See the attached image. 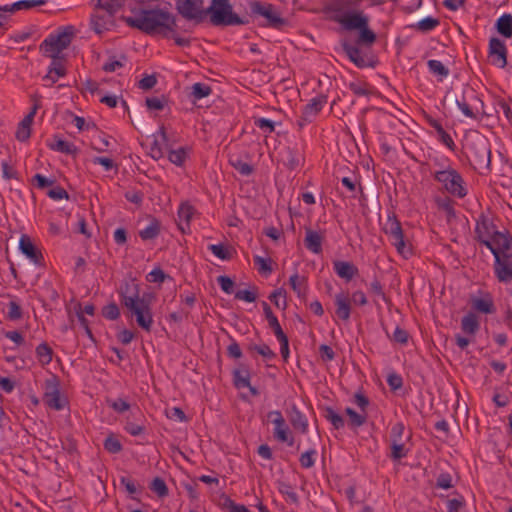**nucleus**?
Masks as SVG:
<instances>
[{"label":"nucleus","mask_w":512,"mask_h":512,"mask_svg":"<svg viewBox=\"0 0 512 512\" xmlns=\"http://www.w3.org/2000/svg\"><path fill=\"white\" fill-rule=\"evenodd\" d=\"M349 0H336L328 10L337 14L332 18L346 31H358L354 44L347 40L341 41V47L349 60L358 68H375L378 64L376 56L366 49L371 48L377 40L376 33L369 27V17L362 10H345Z\"/></svg>","instance_id":"nucleus-1"},{"label":"nucleus","mask_w":512,"mask_h":512,"mask_svg":"<svg viewBox=\"0 0 512 512\" xmlns=\"http://www.w3.org/2000/svg\"><path fill=\"white\" fill-rule=\"evenodd\" d=\"M134 17L122 16L121 19L131 28L138 29L151 36L160 35L169 38V34L177 28L176 18L168 10L155 8H133Z\"/></svg>","instance_id":"nucleus-2"},{"label":"nucleus","mask_w":512,"mask_h":512,"mask_svg":"<svg viewBox=\"0 0 512 512\" xmlns=\"http://www.w3.org/2000/svg\"><path fill=\"white\" fill-rule=\"evenodd\" d=\"M121 304L128 309L132 317H135L137 325L150 332L153 325V315L149 298L151 295H139L138 284L126 283L120 290Z\"/></svg>","instance_id":"nucleus-3"},{"label":"nucleus","mask_w":512,"mask_h":512,"mask_svg":"<svg viewBox=\"0 0 512 512\" xmlns=\"http://www.w3.org/2000/svg\"><path fill=\"white\" fill-rule=\"evenodd\" d=\"M465 154L479 174L485 175L491 171V146L485 137L478 136L469 140L465 145Z\"/></svg>","instance_id":"nucleus-4"},{"label":"nucleus","mask_w":512,"mask_h":512,"mask_svg":"<svg viewBox=\"0 0 512 512\" xmlns=\"http://www.w3.org/2000/svg\"><path fill=\"white\" fill-rule=\"evenodd\" d=\"M206 12L214 26H235L249 23L247 18H242L233 12L229 0H211Z\"/></svg>","instance_id":"nucleus-5"},{"label":"nucleus","mask_w":512,"mask_h":512,"mask_svg":"<svg viewBox=\"0 0 512 512\" xmlns=\"http://www.w3.org/2000/svg\"><path fill=\"white\" fill-rule=\"evenodd\" d=\"M475 233L477 240L486 246V243L495 247H503L504 249L512 247V237L509 233H502L496 229L494 223L484 214H481L477 220Z\"/></svg>","instance_id":"nucleus-6"},{"label":"nucleus","mask_w":512,"mask_h":512,"mask_svg":"<svg viewBox=\"0 0 512 512\" xmlns=\"http://www.w3.org/2000/svg\"><path fill=\"white\" fill-rule=\"evenodd\" d=\"M486 247L493 254L494 273L499 282H510L512 280V251L511 248L495 247L486 243Z\"/></svg>","instance_id":"nucleus-7"},{"label":"nucleus","mask_w":512,"mask_h":512,"mask_svg":"<svg viewBox=\"0 0 512 512\" xmlns=\"http://www.w3.org/2000/svg\"><path fill=\"white\" fill-rule=\"evenodd\" d=\"M249 8L250 16L264 19L262 26L279 30L287 24V20L282 18L275 6L270 3L252 1L249 3Z\"/></svg>","instance_id":"nucleus-8"},{"label":"nucleus","mask_w":512,"mask_h":512,"mask_svg":"<svg viewBox=\"0 0 512 512\" xmlns=\"http://www.w3.org/2000/svg\"><path fill=\"white\" fill-rule=\"evenodd\" d=\"M435 180L443 184L444 189L451 195L464 198L467 190L464 186V180L460 173L453 168L438 171L434 175Z\"/></svg>","instance_id":"nucleus-9"},{"label":"nucleus","mask_w":512,"mask_h":512,"mask_svg":"<svg viewBox=\"0 0 512 512\" xmlns=\"http://www.w3.org/2000/svg\"><path fill=\"white\" fill-rule=\"evenodd\" d=\"M204 3L205 0H176L175 7L184 19L200 24L207 18Z\"/></svg>","instance_id":"nucleus-10"},{"label":"nucleus","mask_w":512,"mask_h":512,"mask_svg":"<svg viewBox=\"0 0 512 512\" xmlns=\"http://www.w3.org/2000/svg\"><path fill=\"white\" fill-rule=\"evenodd\" d=\"M385 232L393 239L392 244L401 255L405 256L407 253H410V248L406 246L404 241L401 223L397 220L395 215L393 217H389L388 227L385 229Z\"/></svg>","instance_id":"nucleus-11"},{"label":"nucleus","mask_w":512,"mask_h":512,"mask_svg":"<svg viewBox=\"0 0 512 512\" xmlns=\"http://www.w3.org/2000/svg\"><path fill=\"white\" fill-rule=\"evenodd\" d=\"M489 57L492 58V64L500 68L507 66V48L505 43L497 37H492L489 41Z\"/></svg>","instance_id":"nucleus-12"},{"label":"nucleus","mask_w":512,"mask_h":512,"mask_svg":"<svg viewBox=\"0 0 512 512\" xmlns=\"http://www.w3.org/2000/svg\"><path fill=\"white\" fill-rule=\"evenodd\" d=\"M114 16L115 14L95 9V13L91 16L92 29L97 34H101L104 31L110 30L115 26Z\"/></svg>","instance_id":"nucleus-13"},{"label":"nucleus","mask_w":512,"mask_h":512,"mask_svg":"<svg viewBox=\"0 0 512 512\" xmlns=\"http://www.w3.org/2000/svg\"><path fill=\"white\" fill-rule=\"evenodd\" d=\"M20 251L36 265H41L43 255L41 251L32 243L27 235H22L19 242Z\"/></svg>","instance_id":"nucleus-14"},{"label":"nucleus","mask_w":512,"mask_h":512,"mask_svg":"<svg viewBox=\"0 0 512 512\" xmlns=\"http://www.w3.org/2000/svg\"><path fill=\"white\" fill-rule=\"evenodd\" d=\"M124 429L132 436H139L145 431L144 416L139 409L131 412L125 422Z\"/></svg>","instance_id":"nucleus-15"},{"label":"nucleus","mask_w":512,"mask_h":512,"mask_svg":"<svg viewBox=\"0 0 512 512\" xmlns=\"http://www.w3.org/2000/svg\"><path fill=\"white\" fill-rule=\"evenodd\" d=\"M43 401L49 408L55 410H62L66 405V400L60 397V392L56 384H47Z\"/></svg>","instance_id":"nucleus-16"},{"label":"nucleus","mask_w":512,"mask_h":512,"mask_svg":"<svg viewBox=\"0 0 512 512\" xmlns=\"http://www.w3.org/2000/svg\"><path fill=\"white\" fill-rule=\"evenodd\" d=\"M327 103V96L320 95L310 100L304 107L302 112V119L311 122L313 118L322 110L323 106Z\"/></svg>","instance_id":"nucleus-17"},{"label":"nucleus","mask_w":512,"mask_h":512,"mask_svg":"<svg viewBox=\"0 0 512 512\" xmlns=\"http://www.w3.org/2000/svg\"><path fill=\"white\" fill-rule=\"evenodd\" d=\"M305 239H304V245L305 247L315 253L319 254L322 252V242L324 240V234L321 232H317L312 230L311 228L306 227L305 228Z\"/></svg>","instance_id":"nucleus-18"},{"label":"nucleus","mask_w":512,"mask_h":512,"mask_svg":"<svg viewBox=\"0 0 512 512\" xmlns=\"http://www.w3.org/2000/svg\"><path fill=\"white\" fill-rule=\"evenodd\" d=\"M333 268L335 273L347 282L352 280L359 273L358 268L353 263L347 261H334Z\"/></svg>","instance_id":"nucleus-19"},{"label":"nucleus","mask_w":512,"mask_h":512,"mask_svg":"<svg viewBox=\"0 0 512 512\" xmlns=\"http://www.w3.org/2000/svg\"><path fill=\"white\" fill-rule=\"evenodd\" d=\"M233 384L237 389L249 386L250 370L246 364L240 363L237 368L232 371Z\"/></svg>","instance_id":"nucleus-20"},{"label":"nucleus","mask_w":512,"mask_h":512,"mask_svg":"<svg viewBox=\"0 0 512 512\" xmlns=\"http://www.w3.org/2000/svg\"><path fill=\"white\" fill-rule=\"evenodd\" d=\"M289 420L295 430L305 434L308 432V421L305 415L296 405H292L289 412Z\"/></svg>","instance_id":"nucleus-21"},{"label":"nucleus","mask_w":512,"mask_h":512,"mask_svg":"<svg viewBox=\"0 0 512 512\" xmlns=\"http://www.w3.org/2000/svg\"><path fill=\"white\" fill-rule=\"evenodd\" d=\"M336 315L344 321L349 320L351 313L350 299L344 294L339 293L335 296Z\"/></svg>","instance_id":"nucleus-22"},{"label":"nucleus","mask_w":512,"mask_h":512,"mask_svg":"<svg viewBox=\"0 0 512 512\" xmlns=\"http://www.w3.org/2000/svg\"><path fill=\"white\" fill-rule=\"evenodd\" d=\"M445 100L448 102L450 106L458 107L465 116L469 118H476V115L472 111L471 107L466 103L464 94L461 99H459L454 93L448 91L445 96Z\"/></svg>","instance_id":"nucleus-23"},{"label":"nucleus","mask_w":512,"mask_h":512,"mask_svg":"<svg viewBox=\"0 0 512 512\" xmlns=\"http://www.w3.org/2000/svg\"><path fill=\"white\" fill-rule=\"evenodd\" d=\"M273 424L275 425L273 435L280 442H286L289 446H292L294 443L293 437L288 438L289 428L286 424L285 419H276L273 420Z\"/></svg>","instance_id":"nucleus-24"},{"label":"nucleus","mask_w":512,"mask_h":512,"mask_svg":"<svg viewBox=\"0 0 512 512\" xmlns=\"http://www.w3.org/2000/svg\"><path fill=\"white\" fill-rule=\"evenodd\" d=\"M461 329L465 334L475 335L480 329V323L475 313H467L461 320Z\"/></svg>","instance_id":"nucleus-25"},{"label":"nucleus","mask_w":512,"mask_h":512,"mask_svg":"<svg viewBox=\"0 0 512 512\" xmlns=\"http://www.w3.org/2000/svg\"><path fill=\"white\" fill-rule=\"evenodd\" d=\"M161 231V223L157 218L152 217L148 226L139 231V236L143 241L153 240L158 237Z\"/></svg>","instance_id":"nucleus-26"},{"label":"nucleus","mask_w":512,"mask_h":512,"mask_svg":"<svg viewBox=\"0 0 512 512\" xmlns=\"http://www.w3.org/2000/svg\"><path fill=\"white\" fill-rule=\"evenodd\" d=\"M471 305L476 311L484 314H492L495 312L493 300L489 295L484 298L473 297L471 299Z\"/></svg>","instance_id":"nucleus-27"},{"label":"nucleus","mask_w":512,"mask_h":512,"mask_svg":"<svg viewBox=\"0 0 512 512\" xmlns=\"http://www.w3.org/2000/svg\"><path fill=\"white\" fill-rule=\"evenodd\" d=\"M427 120L430 126L436 130L441 142L444 145H446L449 149L454 150L455 143L452 137L444 130L440 122L432 117H428Z\"/></svg>","instance_id":"nucleus-28"},{"label":"nucleus","mask_w":512,"mask_h":512,"mask_svg":"<svg viewBox=\"0 0 512 512\" xmlns=\"http://www.w3.org/2000/svg\"><path fill=\"white\" fill-rule=\"evenodd\" d=\"M229 164L242 176H250L254 172V167L244 162L239 155H230Z\"/></svg>","instance_id":"nucleus-29"},{"label":"nucleus","mask_w":512,"mask_h":512,"mask_svg":"<svg viewBox=\"0 0 512 512\" xmlns=\"http://www.w3.org/2000/svg\"><path fill=\"white\" fill-rule=\"evenodd\" d=\"M54 140V143L48 144L50 149L67 155H75L77 153L78 149L72 143L62 140L57 135L54 136Z\"/></svg>","instance_id":"nucleus-30"},{"label":"nucleus","mask_w":512,"mask_h":512,"mask_svg":"<svg viewBox=\"0 0 512 512\" xmlns=\"http://www.w3.org/2000/svg\"><path fill=\"white\" fill-rule=\"evenodd\" d=\"M497 32L505 38L512 37V15L504 14L496 21Z\"/></svg>","instance_id":"nucleus-31"},{"label":"nucleus","mask_w":512,"mask_h":512,"mask_svg":"<svg viewBox=\"0 0 512 512\" xmlns=\"http://www.w3.org/2000/svg\"><path fill=\"white\" fill-rule=\"evenodd\" d=\"M40 50L44 51L47 56L54 58V56H60L62 49L59 44L54 40V34H50L40 45Z\"/></svg>","instance_id":"nucleus-32"},{"label":"nucleus","mask_w":512,"mask_h":512,"mask_svg":"<svg viewBox=\"0 0 512 512\" xmlns=\"http://www.w3.org/2000/svg\"><path fill=\"white\" fill-rule=\"evenodd\" d=\"M74 36V27L66 26L58 34L54 35V40L59 44L62 50L66 49Z\"/></svg>","instance_id":"nucleus-33"},{"label":"nucleus","mask_w":512,"mask_h":512,"mask_svg":"<svg viewBox=\"0 0 512 512\" xmlns=\"http://www.w3.org/2000/svg\"><path fill=\"white\" fill-rule=\"evenodd\" d=\"M263 311L265 314V317L268 321L269 327L273 330L275 336L283 334V330L281 328V325L277 319V317L273 314L271 307L266 303H262Z\"/></svg>","instance_id":"nucleus-34"},{"label":"nucleus","mask_w":512,"mask_h":512,"mask_svg":"<svg viewBox=\"0 0 512 512\" xmlns=\"http://www.w3.org/2000/svg\"><path fill=\"white\" fill-rule=\"evenodd\" d=\"M306 278L302 277L300 278L297 273H294L290 279L289 283L291 285V288L293 291L298 295V297H305L307 293V285H306Z\"/></svg>","instance_id":"nucleus-35"},{"label":"nucleus","mask_w":512,"mask_h":512,"mask_svg":"<svg viewBox=\"0 0 512 512\" xmlns=\"http://www.w3.org/2000/svg\"><path fill=\"white\" fill-rule=\"evenodd\" d=\"M345 413L349 417L348 425L353 429L362 426L366 422L367 417L365 413H358L350 407L345 409Z\"/></svg>","instance_id":"nucleus-36"},{"label":"nucleus","mask_w":512,"mask_h":512,"mask_svg":"<svg viewBox=\"0 0 512 512\" xmlns=\"http://www.w3.org/2000/svg\"><path fill=\"white\" fill-rule=\"evenodd\" d=\"M324 417L333 425L336 430H339L345 426L344 418L332 407L325 408Z\"/></svg>","instance_id":"nucleus-37"},{"label":"nucleus","mask_w":512,"mask_h":512,"mask_svg":"<svg viewBox=\"0 0 512 512\" xmlns=\"http://www.w3.org/2000/svg\"><path fill=\"white\" fill-rule=\"evenodd\" d=\"M437 206L440 210L446 213V217L449 222L456 217L453 201L450 198L445 197L437 199Z\"/></svg>","instance_id":"nucleus-38"},{"label":"nucleus","mask_w":512,"mask_h":512,"mask_svg":"<svg viewBox=\"0 0 512 512\" xmlns=\"http://www.w3.org/2000/svg\"><path fill=\"white\" fill-rule=\"evenodd\" d=\"M36 354L42 364H49L52 361L53 350L47 343L39 344Z\"/></svg>","instance_id":"nucleus-39"},{"label":"nucleus","mask_w":512,"mask_h":512,"mask_svg":"<svg viewBox=\"0 0 512 512\" xmlns=\"http://www.w3.org/2000/svg\"><path fill=\"white\" fill-rule=\"evenodd\" d=\"M269 299L273 304L282 310H285L287 308V301H286V290L283 288L277 289L274 292L271 293L269 296Z\"/></svg>","instance_id":"nucleus-40"},{"label":"nucleus","mask_w":512,"mask_h":512,"mask_svg":"<svg viewBox=\"0 0 512 512\" xmlns=\"http://www.w3.org/2000/svg\"><path fill=\"white\" fill-rule=\"evenodd\" d=\"M63 60V56H54V58H52V64L48 71V77H51V74H55L58 77H63L66 75V69L62 64Z\"/></svg>","instance_id":"nucleus-41"},{"label":"nucleus","mask_w":512,"mask_h":512,"mask_svg":"<svg viewBox=\"0 0 512 512\" xmlns=\"http://www.w3.org/2000/svg\"><path fill=\"white\" fill-rule=\"evenodd\" d=\"M103 446L105 450L112 454H117L121 452L123 449L121 442L118 440L117 437L114 436V434H110L104 440Z\"/></svg>","instance_id":"nucleus-42"},{"label":"nucleus","mask_w":512,"mask_h":512,"mask_svg":"<svg viewBox=\"0 0 512 512\" xmlns=\"http://www.w3.org/2000/svg\"><path fill=\"white\" fill-rule=\"evenodd\" d=\"M427 65L431 73L441 78H445L449 75V69L439 60H429Z\"/></svg>","instance_id":"nucleus-43"},{"label":"nucleus","mask_w":512,"mask_h":512,"mask_svg":"<svg viewBox=\"0 0 512 512\" xmlns=\"http://www.w3.org/2000/svg\"><path fill=\"white\" fill-rule=\"evenodd\" d=\"M194 212H195V209L192 205H190L188 203H182L178 209L179 220L181 222L184 221L186 223L187 227H189L190 221L192 219Z\"/></svg>","instance_id":"nucleus-44"},{"label":"nucleus","mask_w":512,"mask_h":512,"mask_svg":"<svg viewBox=\"0 0 512 512\" xmlns=\"http://www.w3.org/2000/svg\"><path fill=\"white\" fill-rule=\"evenodd\" d=\"M277 487L281 494L286 495L293 504L299 503L298 495L293 491L292 486L284 481H277Z\"/></svg>","instance_id":"nucleus-45"},{"label":"nucleus","mask_w":512,"mask_h":512,"mask_svg":"<svg viewBox=\"0 0 512 512\" xmlns=\"http://www.w3.org/2000/svg\"><path fill=\"white\" fill-rule=\"evenodd\" d=\"M168 100L162 95L161 97H147L145 104L149 110L162 111L166 106Z\"/></svg>","instance_id":"nucleus-46"},{"label":"nucleus","mask_w":512,"mask_h":512,"mask_svg":"<svg viewBox=\"0 0 512 512\" xmlns=\"http://www.w3.org/2000/svg\"><path fill=\"white\" fill-rule=\"evenodd\" d=\"M149 488L156 493L159 497H165L168 495L169 490L165 481L160 477H155L151 482Z\"/></svg>","instance_id":"nucleus-47"},{"label":"nucleus","mask_w":512,"mask_h":512,"mask_svg":"<svg viewBox=\"0 0 512 512\" xmlns=\"http://www.w3.org/2000/svg\"><path fill=\"white\" fill-rule=\"evenodd\" d=\"M168 159L171 163L181 166L186 160V150L183 147H180L176 150L169 149L168 150Z\"/></svg>","instance_id":"nucleus-48"},{"label":"nucleus","mask_w":512,"mask_h":512,"mask_svg":"<svg viewBox=\"0 0 512 512\" xmlns=\"http://www.w3.org/2000/svg\"><path fill=\"white\" fill-rule=\"evenodd\" d=\"M439 24H440L439 19L433 18V17H426V18L420 20L415 25V28L421 32H429V31L435 29Z\"/></svg>","instance_id":"nucleus-49"},{"label":"nucleus","mask_w":512,"mask_h":512,"mask_svg":"<svg viewBox=\"0 0 512 512\" xmlns=\"http://www.w3.org/2000/svg\"><path fill=\"white\" fill-rule=\"evenodd\" d=\"M272 259L271 258H263L261 256L254 257V264L258 266V270L261 274L269 275L272 273L273 269L271 266Z\"/></svg>","instance_id":"nucleus-50"},{"label":"nucleus","mask_w":512,"mask_h":512,"mask_svg":"<svg viewBox=\"0 0 512 512\" xmlns=\"http://www.w3.org/2000/svg\"><path fill=\"white\" fill-rule=\"evenodd\" d=\"M212 93V89L209 85L204 83H195L192 86V95L195 99H202L209 96Z\"/></svg>","instance_id":"nucleus-51"},{"label":"nucleus","mask_w":512,"mask_h":512,"mask_svg":"<svg viewBox=\"0 0 512 512\" xmlns=\"http://www.w3.org/2000/svg\"><path fill=\"white\" fill-rule=\"evenodd\" d=\"M407 455V450L404 447V444L400 443L398 439H393L391 445V458L393 460H400Z\"/></svg>","instance_id":"nucleus-52"},{"label":"nucleus","mask_w":512,"mask_h":512,"mask_svg":"<svg viewBox=\"0 0 512 512\" xmlns=\"http://www.w3.org/2000/svg\"><path fill=\"white\" fill-rule=\"evenodd\" d=\"M208 249L219 259L229 260L231 259V253L226 246L223 244H211Z\"/></svg>","instance_id":"nucleus-53"},{"label":"nucleus","mask_w":512,"mask_h":512,"mask_svg":"<svg viewBox=\"0 0 512 512\" xmlns=\"http://www.w3.org/2000/svg\"><path fill=\"white\" fill-rule=\"evenodd\" d=\"M317 454L315 449H310L301 454L299 458V462L302 468L309 469L314 466L315 459L314 456Z\"/></svg>","instance_id":"nucleus-54"},{"label":"nucleus","mask_w":512,"mask_h":512,"mask_svg":"<svg viewBox=\"0 0 512 512\" xmlns=\"http://www.w3.org/2000/svg\"><path fill=\"white\" fill-rule=\"evenodd\" d=\"M102 315L109 320H116L120 316V310L116 303L112 302L102 309Z\"/></svg>","instance_id":"nucleus-55"},{"label":"nucleus","mask_w":512,"mask_h":512,"mask_svg":"<svg viewBox=\"0 0 512 512\" xmlns=\"http://www.w3.org/2000/svg\"><path fill=\"white\" fill-rule=\"evenodd\" d=\"M167 278H169V276L159 267L153 269L146 276L147 281L151 283H163Z\"/></svg>","instance_id":"nucleus-56"},{"label":"nucleus","mask_w":512,"mask_h":512,"mask_svg":"<svg viewBox=\"0 0 512 512\" xmlns=\"http://www.w3.org/2000/svg\"><path fill=\"white\" fill-rule=\"evenodd\" d=\"M22 315L23 313L20 305L15 301H10L8 303V319L12 321L19 320L22 318Z\"/></svg>","instance_id":"nucleus-57"},{"label":"nucleus","mask_w":512,"mask_h":512,"mask_svg":"<svg viewBox=\"0 0 512 512\" xmlns=\"http://www.w3.org/2000/svg\"><path fill=\"white\" fill-rule=\"evenodd\" d=\"M1 167H2V176L4 179H6V180H11V179L18 180L19 179L18 172L15 170V168L12 165L9 164L8 161H2Z\"/></svg>","instance_id":"nucleus-58"},{"label":"nucleus","mask_w":512,"mask_h":512,"mask_svg":"<svg viewBox=\"0 0 512 512\" xmlns=\"http://www.w3.org/2000/svg\"><path fill=\"white\" fill-rule=\"evenodd\" d=\"M217 282L225 293L232 294L234 292L235 283L229 276L221 275L217 278Z\"/></svg>","instance_id":"nucleus-59"},{"label":"nucleus","mask_w":512,"mask_h":512,"mask_svg":"<svg viewBox=\"0 0 512 512\" xmlns=\"http://www.w3.org/2000/svg\"><path fill=\"white\" fill-rule=\"evenodd\" d=\"M349 88L355 95L358 96H368L371 94L367 83L351 82L349 84Z\"/></svg>","instance_id":"nucleus-60"},{"label":"nucleus","mask_w":512,"mask_h":512,"mask_svg":"<svg viewBox=\"0 0 512 512\" xmlns=\"http://www.w3.org/2000/svg\"><path fill=\"white\" fill-rule=\"evenodd\" d=\"M249 349L256 351L258 354H260L266 359H273L276 357V354L270 349V347L267 344L251 345Z\"/></svg>","instance_id":"nucleus-61"},{"label":"nucleus","mask_w":512,"mask_h":512,"mask_svg":"<svg viewBox=\"0 0 512 512\" xmlns=\"http://www.w3.org/2000/svg\"><path fill=\"white\" fill-rule=\"evenodd\" d=\"M107 403L118 413H123L130 408V404L122 398H118L116 400H107Z\"/></svg>","instance_id":"nucleus-62"},{"label":"nucleus","mask_w":512,"mask_h":512,"mask_svg":"<svg viewBox=\"0 0 512 512\" xmlns=\"http://www.w3.org/2000/svg\"><path fill=\"white\" fill-rule=\"evenodd\" d=\"M254 124L258 128H260L268 133H272L275 129L274 122L269 119H266V118H255Z\"/></svg>","instance_id":"nucleus-63"},{"label":"nucleus","mask_w":512,"mask_h":512,"mask_svg":"<svg viewBox=\"0 0 512 512\" xmlns=\"http://www.w3.org/2000/svg\"><path fill=\"white\" fill-rule=\"evenodd\" d=\"M464 506L465 500L462 496L458 499H449L447 501V512H458Z\"/></svg>","instance_id":"nucleus-64"}]
</instances>
